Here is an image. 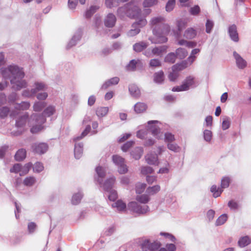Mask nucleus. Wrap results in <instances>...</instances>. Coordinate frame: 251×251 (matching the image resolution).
I'll return each instance as SVG.
<instances>
[{
	"instance_id": "nucleus-1",
	"label": "nucleus",
	"mask_w": 251,
	"mask_h": 251,
	"mask_svg": "<svg viewBox=\"0 0 251 251\" xmlns=\"http://www.w3.org/2000/svg\"><path fill=\"white\" fill-rule=\"evenodd\" d=\"M1 74L3 77L11 78L12 87L17 90L26 86V83L22 79L25 74L22 70L16 66H10L7 68L2 70Z\"/></svg>"
},
{
	"instance_id": "nucleus-2",
	"label": "nucleus",
	"mask_w": 251,
	"mask_h": 251,
	"mask_svg": "<svg viewBox=\"0 0 251 251\" xmlns=\"http://www.w3.org/2000/svg\"><path fill=\"white\" fill-rule=\"evenodd\" d=\"M118 13L121 14L125 13L126 14L131 18L138 19L139 20L133 24L132 27L137 26L142 27L146 25L147 22L144 18H141V10L136 6H133L131 4H127L124 7H120L118 9Z\"/></svg>"
},
{
	"instance_id": "nucleus-3",
	"label": "nucleus",
	"mask_w": 251,
	"mask_h": 251,
	"mask_svg": "<svg viewBox=\"0 0 251 251\" xmlns=\"http://www.w3.org/2000/svg\"><path fill=\"white\" fill-rule=\"evenodd\" d=\"M46 122V118L43 115L32 114L28 121V125L31 127L30 132L35 134L42 131L44 128L43 124Z\"/></svg>"
},
{
	"instance_id": "nucleus-4",
	"label": "nucleus",
	"mask_w": 251,
	"mask_h": 251,
	"mask_svg": "<svg viewBox=\"0 0 251 251\" xmlns=\"http://www.w3.org/2000/svg\"><path fill=\"white\" fill-rule=\"evenodd\" d=\"M170 26L168 25H164L163 28L161 30H157L156 29H153V37H149V40L153 44L165 43L168 40L166 36L170 32Z\"/></svg>"
},
{
	"instance_id": "nucleus-5",
	"label": "nucleus",
	"mask_w": 251,
	"mask_h": 251,
	"mask_svg": "<svg viewBox=\"0 0 251 251\" xmlns=\"http://www.w3.org/2000/svg\"><path fill=\"white\" fill-rule=\"evenodd\" d=\"M194 84V77L192 76H189L183 80L181 85L173 87L172 91L174 92L187 91Z\"/></svg>"
},
{
	"instance_id": "nucleus-6",
	"label": "nucleus",
	"mask_w": 251,
	"mask_h": 251,
	"mask_svg": "<svg viewBox=\"0 0 251 251\" xmlns=\"http://www.w3.org/2000/svg\"><path fill=\"white\" fill-rule=\"evenodd\" d=\"M113 162L118 166V172L121 174L127 173L128 169L125 164V159L118 155H114L112 157Z\"/></svg>"
},
{
	"instance_id": "nucleus-7",
	"label": "nucleus",
	"mask_w": 251,
	"mask_h": 251,
	"mask_svg": "<svg viewBox=\"0 0 251 251\" xmlns=\"http://www.w3.org/2000/svg\"><path fill=\"white\" fill-rule=\"evenodd\" d=\"M128 208L132 211L139 214H145L149 211V206H141L135 201H131L128 204Z\"/></svg>"
},
{
	"instance_id": "nucleus-8",
	"label": "nucleus",
	"mask_w": 251,
	"mask_h": 251,
	"mask_svg": "<svg viewBox=\"0 0 251 251\" xmlns=\"http://www.w3.org/2000/svg\"><path fill=\"white\" fill-rule=\"evenodd\" d=\"M161 246V244L158 241L151 243L149 240H146L141 244V248L143 251H155Z\"/></svg>"
},
{
	"instance_id": "nucleus-9",
	"label": "nucleus",
	"mask_w": 251,
	"mask_h": 251,
	"mask_svg": "<svg viewBox=\"0 0 251 251\" xmlns=\"http://www.w3.org/2000/svg\"><path fill=\"white\" fill-rule=\"evenodd\" d=\"M32 149L35 153L41 154L47 151L48 146L44 143H35L32 145Z\"/></svg>"
},
{
	"instance_id": "nucleus-10",
	"label": "nucleus",
	"mask_w": 251,
	"mask_h": 251,
	"mask_svg": "<svg viewBox=\"0 0 251 251\" xmlns=\"http://www.w3.org/2000/svg\"><path fill=\"white\" fill-rule=\"evenodd\" d=\"M116 20V18L113 14L109 13L104 20L105 26L107 27H113L115 25Z\"/></svg>"
},
{
	"instance_id": "nucleus-11",
	"label": "nucleus",
	"mask_w": 251,
	"mask_h": 251,
	"mask_svg": "<svg viewBox=\"0 0 251 251\" xmlns=\"http://www.w3.org/2000/svg\"><path fill=\"white\" fill-rule=\"evenodd\" d=\"M228 33L230 38L233 41L238 42L239 41V37L237 31V27L235 25H233L229 27Z\"/></svg>"
},
{
	"instance_id": "nucleus-12",
	"label": "nucleus",
	"mask_w": 251,
	"mask_h": 251,
	"mask_svg": "<svg viewBox=\"0 0 251 251\" xmlns=\"http://www.w3.org/2000/svg\"><path fill=\"white\" fill-rule=\"evenodd\" d=\"M145 158L147 162L149 164L156 165L159 164L158 155L156 154L149 153Z\"/></svg>"
},
{
	"instance_id": "nucleus-13",
	"label": "nucleus",
	"mask_w": 251,
	"mask_h": 251,
	"mask_svg": "<svg viewBox=\"0 0 251 251\" xmlns=\"http://www.w3.org/2000/svg\"><path fill=\"white\" fill-rule=\"evenodd\" d=\"M233 55L236 59V64L239 68L243 69L246 66L247 63L246 61L239 54L235 51L233 52Z\"/></svg>"
},
{
	"instance_id": "nucleus-14",
	"label": "nucleus",
	"mask_w": 251,
	"mask_h": 251,
	"mask_svg": "<svg viewBox=\"0 0 251 251\" xmlns=\"http://www.w3.org/2000/svg\"><path fill=\"white\" fill-rule=\"evenodd\" d=\"M119 82V78L118 77H113L107 81H105L104 83L102 85L101 89L105 90L109 87L113 85L117 84Z\"/></svg>"
},
{
	"instance_id": "nucleus-15",
	"label": "nucleus",
	"mask_w": 251,
	"mask_h": 251,
	"mask_svg": "<svg viewBox=\"0 0 251 251\" xmlns=\"http://www.w3.org/2000/svg\"><path fill=\"white\" fill-rule=\"evenodd\" d=\"M29 119L28 114L25 113L16 121V125L17 127H23L25 125L27 121L28 122Z\"/></svg>"
},
{
	"instance_id": "nucleus-16",
	"label": "nucleus",
	"mask_w": 251,
	"mask_h": 251,
	"mask_svg": "<svg viewBox=\"0 0 251 251\" xmlns=\"http://www.w3.org/2000/svg\"><path fill=\"white\" fill-rule=\"evenodd\" d=\"M129 91L130 94L135 98H139L141 95L140 90L134 84H131L129 86Z\"/></svg>"
},
{
	"instance_id": "nucleus-17",
	"label": "nucleus",
	"mask_w": 251,
	"mask_h": 251,
	"mask_svg": "<svg viewBox=\"0 0 251 251\" xmlns=\"http://www.w3.org/2000/svg\"><path fill=\"white\" fill-rule=\"evenodd\" d=\"M148 46V44L145 42H139L135 43L133 46V50L137 52H141L146 49Z\"/></svg>"
},
{
	"instance_id": "nucleus-18",
	"label": "nucleus",
	"mask_w": 251,
	"mask_h": 251,
	"mask_svg": "<svg viewBox=\"0 0 251 251\" xmlns=\"http://www.w3.org/2000/svg\"><path fill=\"white\" fill-rule=\"evenodd\" d=\"M147 105L144 102H137L134 105V110L137 113L145 112L147 109Z\"/></svg>"
},
{
	"instance_id": "nucleus-19",
	"label": "nucleus",
	"mask_w": 251,
	"mask_h": 251,
	"mask_svg": "<svg viewBox=\"0 0 251 251\" xmlns=\"http://www.w3.org/2000/svg\"><path fill=\"white\" fill-rule=\"evenodd\" d=\"M187 60L183 61L180 63L176 64L172 67V70L176 71L178 73L184 69L188 66Z\"/></svg>"
},
{
	"instance_id": "nucleus-20",
	"label": "nucleus",
	"mask_w": 251,
	"mask_h": 251,
	"mask_svg": "<svg viewBox=\"0 0 251 251\" xmlns=\"http://www.w3.org/2000/svg\"><path fill=\"white\" fill-rule=\"evenodd\" d=\"M26 152L25 150L21 149L19 150L15 155V159L17 161H21L25 158Z\"/></svg>"
},
{
	"instance_id": "nucleus-21",
	"label": "nucleus",
	"mask_w": 251,
	"mask_h": 251,
	"mask_svg": "<svg viewBox=\"0 0 251 251\" xmlns=\"http://www.w3.org/2000/svg\"><path fill=\"white\" fill-rule=\"evenodd\" d=\"M115 177H112L107 179L103 184V189L107 191L110 190L115 182Z\"/></svg>"
},
{
	"instance_id": "nucleus-22",
	"label": "nucleus",
	"mask_w": 251,
	"mask_h": 251,
	"mask_svg": "<svg viewBox=\"0 0 251 251\" xmlns=\"http://www.w3.org/2000/svg\"><path fill=\"white\" fill-rule=\"evenodd\" d=\"M167 47L166 46H162L155 47L152 50V53L155 55L160 56L162 53L166 52Z\"/></svg>"
},
{
	"instance_id": "nucleus-23",
	"label": "nucleus",
	"mask_w": 251,
	"mask_h": 251,
	"mask_svg": "<svg viewBox=\"0 0 251 251\" xmlns=\"http://www.w3.org/2000/svg\"><path fill=\"white\" fill-rule=\"evenodd\" d=\"M36 182V179L33 176L26 177L23 180V184L27 187H31L34 185Z\"/></svg>"
},
{
	"instance_id": "nucleus-24",
	"label": "nucleus",
	"mask_w": 251,
	"mask_h": 251,
	"mask_svg": "<svg viewBox=\"0 0 251 251\" xmlns=\"http://www.w3.org/2000/svg\"><path fill=\"white\" fill-rule=\"evenodd\" d=\"M251 243V239L249 236H243L238 241V245L241 248L248 246Z\"/></svg>"
},
{
	"instance_id": "nucleus-25",
	"label": "nucleus",
	"mask_w": 251,
	"mask_h": 251,
	"mask_svg": "<svg viewBox=\"0 0 251 251\" xmlns=\"http://www.w3.org/2000/svg\"><path fill=\"white\" fill-rule=\"evenodd\" d=\"M197 35L196 31L193 28H188L184 34V37L187 39H193L196 37Z\"/></svg>"
},
{
	"instance_id": "nucleus-26",
	"label": "nucleus",
	"mask_w": 251,
	"mask_h": 251,
	"mask_svg": "<svg viewBox=\"0 0 251 251\" xmlns=\"http://www.w3.org/2000/svg\"><path fill=\"white\" fill-rule=\"evenodd\" d=\"M164 80V75L162 71H160L154 74V81L156 83H161Z\"/></svg>"
},
{
	"instance_id": "nucleus-27",
	"label": "nucleus",
	"mask_w": 251,
	"mask_h": 251,
	"mask_svg": "<svg viewBox=\"0 0 251 251\" xmlns=\"http://www.w3.org/2000/svg\"><path fill=\"white\" fill-rule=\"evenodd\" d=\"M210 191L213 193V197L214 198H217L221 195L223 190L221 187H217L216 185H213L211 186Z\"/></svg>"
},
{
	"instance_id": "nucleus-28",
	"label": "nucleus",
	"mask_w": 251,
	"mask_h": 251,
	"mask_svg": "<svg viewBox=\"0 0 251 251\" xmlns=\"http://www.w3.org/2000/svg\"><path fill=\"white\" fill-rule=\"evenodd\" d=\"M143 153V149L141 147H137L132 152L133 157L137 160L140 158Z\"/></svg>"
},
{
	"instance_id": "nucleus-29",
	"label": "nucleus",
	"mask_w": 251,
	"mask_h": 251,
	"mask_svg": "<svg viewBox=\"0 0 251 251\" xmlns=\"http://www.w3.org/2000/svg\"><path fill=\"white\" fill-rule=\"evenodd\" d=\"M176 55L180 59H183L188 54L187 51L183 48H178L176 51Z\"/></svg>"
},
{
	"instance_id": "nucleus-30",
	"label": "nucleus",
	"mask_w": 251,
	"mask_h": 251,
	"mask_svg": "<svg viewBox=\"0 0 251 251\" xmlns=\"http://www.w3.org/2000/svg\"><path fill=\"white\" fill-rule=\"evenodd\" d=\"M55 111V109L54 106H49L47 107L43 111V113L41 114L45 117V116L50 117L52 115Z\"/></svg>"
},
{
	"instance_id": "nucleus-31",
	"label": "nucleus",
	"mask_w": 251,
	"mask_h": 251,
	"mask_svg": "<svg viewBox=\"0 0 251 251\" xmlns=\"http://www.w3.org/2000/svg\"><path fill=\"white\" fill-rule=\"evenodd\" d=\"M32 166V163L31 162H28L25 164V165L22 167L21 173H20V175L22 176L27 174Z\"/></svg>"
},
{
	"instance_id": "nucleus-32",
	"label": "nucleus",
	"mask_w": 251,
	"mask_h": 251,
	"mask_svg": "<svg viewBox=\"0 0 251 251\" xmlns=\"http://www.w3.org/2000/svg\"><path fill=\"white\" fill-rule=\"evenodd\" d=\"M136 200L139 202L145 204L149 201L150 198L149 197V194H143L141 195L137 196L136 197Z\"/></svg>"
},
{
	"instance_id": "nucleus-33",
	"label": "nucleus",
	"mask_w": 251,
	"mask_h": 251,
	"mask_svg": "<svg viewBox=\"0 0 251 251\" xmlns=\"http://www.w3.org/2000/svg\"><path fill=\"white\" fill-rule=\"evenodd\" d=\"M160 190L159 185H157L152 187H149L147 189V192L149 195H153L158 193Z\"/></svg>"
},
{
	"instance_id": "nucleus-34",
	"label": "nucleus",
	"mask_w": 251,
	"mask_h": 251,
	"mask_svg": "<svg viewBox=\"0 0 251 251\" xmlns=\"http://www.w3.org/2000/svg\"><path fill=\"white\" fill-rule=\"evenodd\" d=\"M200 52V50L199 49H193L190 55L187 58V61L189 62V64L191 65L195 61L196 57L195 55L199 53Z\"/></svg>"
},
{
	"instance_id": "nucleus-35",
	"label": "nucleus",
	"mask_w": 251,
	"mask_h": 251,
	"mask_svg": "<svg viewBox=\"0 0 251 251\" xmlns=\"http://www.w3.org/2000/svg\"><path fill=\"white\" fill-rule=\"evenodd\" d=\"M108 112V107H100L97 108L96 114L99 117H103L107 114Z\"/></svg>"
},
{
	"instance_id": "nucleus-36",
	"label": "nucleus",
	"mask_w": 251,
	"mask_h": 251,
	"mask_svg": "<svg viewBox=\"0 0 251 251\" xmlns=\"http://www.w3.org/2000/svg\"><path fill=\"white\" fill-rule=\"evenodd\" d=\"M83 149L82 146L78 145L77 146H75L74 150V154L75 158L79 159L82 155Z\"/></svg>"
},
{
	"instance_id": "nucleus-37",
	"label": "nucleus",
	"mask_w": 251,
	"mask_h": 251,
	"mask_svg": "<svg viewBox=\"0 0 251 251\" xmlns=\"http://www.w3.org/2000/svg\"><path fill=\"white\" fill-rule=\"evenodd\" d=\"M112 206L115 207L119 211H124L126 208V204L123 201L119 200L113 204Z\"/></svg>"
},
{
	"instance_id": "nucleus-38",
	"label": "nucleus",
	"mask_w": 251,
	"mask_h": 251,
	"mask_svg": "<svg viewBox=\"0 0 251 251\" xmlns=\"http://www.w3.org/2000/svg\"><path fill=\"white\" fill-rule=\"evenodd\" d=\"M46 103L45 102H36L33 106L34 111L36 112L41 111L46 106Z\"/></svg>"
},
{
	"instance_id": "nucleus-39",
	"label": "nucleus",
	"mask_w": 251,
	"mask_h": 251,
	"mask_svg": "<svg viewBox=\"0 0 251 251\" xmlns=\"http://www.w3.org/2000/svg\"><path fill=\"white\" fill-rule=\"evenodd\" d=\"M91 130V126L90 125H88L85 130L82 132L81 135L80 136L76 137L75 138H74V141L75 142H76L78 140H79L84 137L85 136H86L90 131Z\"/></svg>"
},
{
	"instance_id": "nucleus-40",
	"label": "nucleus",
	"mask_w": 251,
	"mask_h": 251,
	"mask_svg": "<svg viewBox=\"0 0 251 251\" xmlns=\"http://www.w3.org/2000/svg\"><path fill=\"white\" fill-rule=\"evenodd\" d=\"M176 55L173 52L169 53L165 58V61L169 63H174L176 59Z\"/></svg>"
},
{
	"instance_id": "nucleus-41",
	"label": "nucleus",
	"mask_w": 251,
	"mask_h": 251,
	"mask_svg": "<svg viewBox=\"0 0 251 251\" xmlns=\"http://www.w3.org/2000/svg\"><path fill=\"white\" fill-rule=\"evenodd\" d=\"M96 171L99 177L98 179V181H99V183L100 184L101 182L100 181V178H102L105 176V171L102 167L100 166H98L96 168Z\"/></svg>"
},
{
	"instance_id": "nucleus-42",
	"label": "nucleus",
	"mask_w": 251,
	"mask_h": 251,
	"mask_svg": "<svg viewBox=\"0 0 251 251\" xmlns=\"http://www.w3.org/2000/svg\"><path fill=\"white\" fill-rule=\"evenodd\" d=\"M82 198V195L80 193L74 194L72 197V203L75 205L78 204L80 202Z\"/></svg>"
},
{
	"instance_id": "nucleus-43",
	"label": "nucleus",
	"mask_w": 251,
	"mask_h": 251,
	"mask_svg": "<svg viewBox=\"0 0 251 251\" xmlns=\"http://www.w3.org/2000/svg\"><path fill=\"white\" fill-rule=\"evenodd\" d=\"M230 182V179L229 177L224 176L222 178L221 182V187L222 189L227 188Z\"/></svg>"
},
{
	"instance_id": "nucleus-44",
	"label": "nucleus",
	"mask_w": 251,
	"mask_h": 251,
	"mask_svg": "<svg viewBox=\"0 0 251 251\" xmlns=\"http://www.w3.org/2000/svg\"><path fill=\"white\" fill-rule=\"evenodd\" d=\"M227 219V215L225 214H222L217 219L215 224L217 226H221L224 224L226 221Z\"/></svg>"
},
{
	"instance_id": "nucleus-45",
	"label": "nucleus",
	"mask_w": 251,
	"mask_h": 251,
	"mask_svg": "<svg viewBox=\"0 0 251 251\" xmlns=\"http://www.w3.org/2000/svg\"><path fill=\"white\" fill-rule=\"evenodd\" d=\"M44 169L43 164L41 162H37L34 165L33 167V171L34 172L40 173Z\"/></svg>"
},
{
	"instance_id": "nucleus-46",
	"label": "nucleus",
	"mask_w": 251,
	"mask_h": 251,
	"mask_svg": "<svg viewBox=\"0 0 251 251\" xmlns=\"http://www.w3.org/2000/svg\"><path fill=\"white\" fill-rule=\"evenodd\" d=\"M146 187V184L142 183H138L136 185L135 190L138 194H141L144 192Z\"/></svg>"
},
{
	"instance_id": "nucleus-47",
	"label": "nucleus",
	"mask_w": 251,
	"mask_h": 251,
	"mask_svg": "<svg viewBox=\"0 0 251 251\" xmlns=\"http://www.w3.org/2000/svg\"><path fill=\"white\" fill-rule=\"evenodd\" d=\"M152 134L157 139H160L163 137V133L160 132L158 128H154L151 129Z\"/></svg>"
},
{
	"instance_id": "nucleus-48",
	"label": "nucleus",
	"mask_w": 251,
	"mask_h": 251,
	"mask_svg": "<svg viewBox=\"0 0 251 251\" xmlns=\"http://www.w3.org/2000/svg\"><path fill=\"white\" fill-rule=\"evenodd\" d=\"M230 125V119L228 117H226L223 118L222 127L223 130L228 129Z\"/></svg>"
},
{
	"instance_id": "nucleus-49",
	"label": "nucleus",
	"mask_w": 251,
	"mask_h": 251,
	"mask_svg": "<svg viewBox=\"0 0 251 251\" xmlns=\"http://www.w3.org/2000/svg\"><path fill=\"white\" fill-rule=\"evenodd\" d=\"M35 88L32 90V93H36L38 91L44 90L45 88V85L43 83H36L35 84Z\"/></svg>"
},
{
	"instance_id": "nucleus-50",
	"label": "nucleus",
	"mask_w": 251,
	"mask_h": 251,
	"mask_svg": "<svg viewBox=\"0 0 251 251\" xmlns=\"http://www.w3.org/2000/svg\"><path fill=\"white\" fill-rule=\"evenodd\" d=\"M30 103L28 102H22L19 104H18L16 106V108L19 109V110H27L30 107Z\"/></svg>"
},
{
	"instance_id": "nucleus-51",
	"label": "nucleus",
	"mask_w": 251,
	"mask_h": 251,
	"mask_svg": "<svg viewBox=\"0 0 251 251\" xmlns=\"http://www.w3.org/2000/svg\"><path fill=\"white\" fill-rule=\"evenodd\" d=\"M179 76V73L176 71L172 70L168 75L169 79L171 81H176Z\"/></svg>"
},
{
	"instance_id": "nucleus-52",
	"label": "nucleus",
	"mask_w": 251,
	"mask_h": 251,
	"mask_svg": "<svg viewBox=\"0 0 251 251\" xmlns=\"http://www.w3.org/2000/svg\"><path fill=\"white\" fill-rule=\"evenodd\" d=\"M99 9L97 6H91L89 10L86 12L85 16L86 18H90L91 16Z\"/></svg>"
},
{
	"instance_id": "nucleus-53",
	"label": "nucleus",
	"mask_w": 251,
	"mask_h": 251,
	"mask_svg": "<svg viewBox=\"0 0 251 251\" xmlns=\"http://www.w3.org/2000/svg\"><path fill=\"white\" fill-rule=\"evenodd\" d=\"M175 0H169L166 6V10L167 11H171L174 8L175 5Z\"/></svg>"
},
{
	"instance_id": "nucleus-54",
	"label": "nucleus",
	"mask_w": 251,
	"mask_h": 251,
	"mask_svg": "<svg viewBox=\"0 0 251 251\" xmlns=\"http://www.w3.org/2000/svg\"><path fill=\"white\" fill-rule=\"evenodd\" d=\"M157 0H145L143 4L145 7H149L157 4Z\"/></svg>"
},
{
	"instance_id": "nucleus-55",
	"label": "nucleus",
	"mask_w": 251,
	"mask_h": 251,
	"mask_svg": "<svg viewBox=\"0 0 251 251\" xmlns=\"http://www.w3.org/2000/svg\"><path fill=\"white\" fill-rule=\"evenodd\" d=\"M137 61L135 60H132L130 61L129 64L126 66V69L128 71H134L136 68Z\"/></svg>"
},
{
	"instance_id": "nucleus-56",
	"label": "nucleus",
	"mask_w": 251,
	"mask_h": 251,
	"mask_svg": "<svg viewBox=\"0 0 251 251\" xmlns=\"http://www.w3.org/2000/svg\"><path fill=\"white\" fill-rule=\"evenodd\" d=\"M153 169L149 166L143 167L141 168V173L145 175L151 174L153 172Z\"/></svg>"
},
{
	"instance_id": "nucleus-57",
	"label": "nucleus",
	"mask_w": 251,
	"mask_h": 251,
	"mask_svg": "<svg viewBox=\"0 0 251 251\" xmlns=\"http://www.w3.org/2000/svg\"><path fill=\"white\" fill-rule=\"evenodd\" d=\"M132 27L134 28L131 29L128 32L127 35L129 36H131V37L134 36L138 34L140 31V29L138 27H137V26H134V27Z\"/></svg>"
},
{
	"instance_id": "nucleus-58",
	"label": "nucleus",
	"mask_w": 251,
	"mask_h": 251,
	"mask_svg": "<svg viewBox=\"0 0 251 251\" xmlns=\"http://www.w3.org/2000/svg\"><path fill=\"white\" fill-rule=\"evenodd\" d=\"M22 166L20 164H15L10 170L11 173H21Z\"/></svg>"
},
{
	"instance_id": "nucleus-59",
	"label": "nucleus",
	"mask_w": 251,
	"mask_h": 251,
	"mask_svg": "<svg viewBox=\"0 0 251 251\" xmlns=\"http://www.w3.org/2000/svg\"><path fill=\"white\" fill-rule=\"evenodd\" d=\"M37 228V225L34 222H30L28 224V230L29 233H33Z\"/></svg>"
},
{
	"instance_id": "nucleus-60",
	"label": "nucleus",
	"mask_w": 251,
	"mask_h": 251,
	"mask_svg": "<svg viewBox=\"0 0 251 251\" xmlns=\"http://www.w3.org/2000/svg\"><path fill=\"white\" fill-rule=\"evenodd\" d=\"M214 24L212 21L207 20L205 25L206 26V32L208 33H210L213 27Z\"/></svg>"
},
{
	"instance_id": "nucleus-61",
	"label": "nucleus",
	"mask_w": 251,
	"mask_h": 251,
	"mask_svg": "<svg viewBox=\"0 0 251 251\" xmlns=\"http://www.w3.org/2000/svg\"><path fill=\"white\" fill-rule=\"evenodd\" d=\"M134 144V142L132 141L127 142L122 147V150L124 151H126Z\"/></svg>"
},
{
	"instance_id": "nucleus-62",
	"label": "nucleus",
	"mask_w": 251,
	"mask_h": 251,
	"mask_svg": "<svg viewBox=\"0 0 251 251\" xmlns=\"http://www.w3.org/2000/svg\"><path fill=\"white\" fill-rule=\"evenodd\" d=\"M9 112V108L7 107H3L0 109V117L4 118L7 116Z\"/></svg>"
},
{
	"instance_id": "nucleus-63",
	"label": "nucleus",
	"mask_w": 251,
	"mask_h": 251,
	"mask_svg": "<svg viewBox=\"0 0 251 251\" xmlns=\"http://www.w3.org/2000/svg\"><path fill=\"white\" fill-rule=\"evenodd\" d=\"M148 132L146 130H139L137 133V137L141 139H144L147 135Z\"/></svg>"
},
{
	"instance_id": "nucleus-64",
	"label": "nucleus",
	"mask_w": 251,
	"mask_h": 251,
	"mask_svg": "<svg viewBox=\"0 0 251 251\" xmlns=\"http://www.w3.org/2000/svg\"><path fill=\"white\" fill-rule=\"evenodd\" d=\"M204 139L206 141H210L212 138V132L210 130H205L203 132Z\"/></svg>"
}]
</instances>
